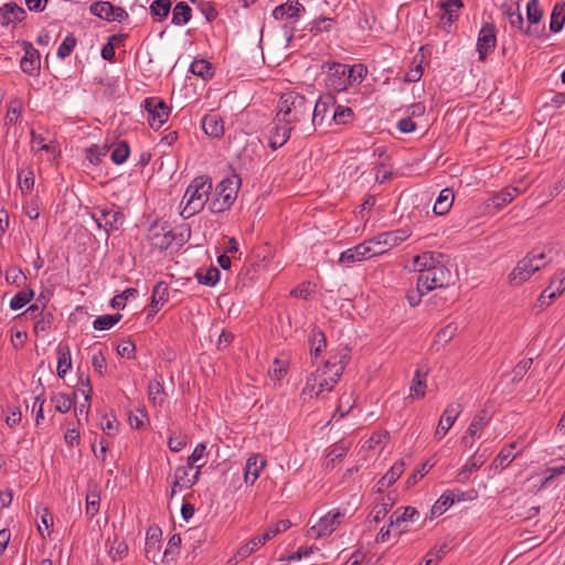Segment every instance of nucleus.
<instances>
[{
  "label": "nucleus",
  "mask_w": 565,
  "mask_h": 565,
  "mask_svg": "<svg viewBox=\"0 0 565 565\" xmlns=\"http://www.w3.org/2000/svg\"><path fill=\"white\" fill-rule=\"evenodd\" d=\"M237 194V186L231 179L222 180L215 188V198L209 202V210L213 214L222 213L231 207Z\"/></svg>",
  "instance_id": "7"
},
{
  "label": "nucleus",
  "mask_w": 565,
  "mask_h": 565,
  "mask_svg": "<svg viewBox=\"0 0 565 565\" xmlns=\"http://www.w3.org/2000/svg\"><path fill=\"white\" fill-rule=\"evenodd\" d=\"M18 186L23 194L33 190L34 172L31 167L22 168L18 171Z\"/></svg>",
  "instance_id": "45"
},
{
  "label": "nucleus",
  "mask_w": 565,
  "mask_h": 565,
  "mask_svg": "<svg viewBox=\"0 0 565 565\" xmlns=\"http://www.w3.org/2000/svg\"><path fill=\"white\" fill-rule=\"evenodd\" d=\"M438 26L446 33L451 32L452 24L458 20L460 9L463 7L461 0H443L439 4Z\"/></svg>",
  "instance_id": "10"
},
{
  "label": "nucleus",
  "mask_w": 565,
  "mask_h": 565,
  "mask_svg": "<svg viewBox=\"0 0 565 565\" xmlns=\"http://www.w3.org/2000/svg\"><path fill=\"white\" fill-rule=\"evenodd\" d=\"M519 194V190L514 186H507L504 188L503 190H501L500 192L493 194L489 200H488V206H492L493 209H495L497 211L503 209L505 205H508L509 203H511L514 198Z\"/></svg>",
  "instance_id": "30"
},
{
  "label": "nucleus",
  "mask_w": 565,
  "mask_h": 565,
  "mask_svg": "<svg viewBox=\"0 0 565 565\" xmlns=\"http://www.w3.org/2000/svg\"><path fill=\"white\" fill-rule=\"evenodd\" d=\"M34 297V291L32 289H26L18 292L10 300V308L12 310H19L23 308L26 303H29Z\"/></svg>",
  "instance_id": "56"
},
{
  "label": "nucleus",
  "mask_w": 565,
  "mask_h": 565,
  "mask_svg": "<svg viewBox=\"0 0 565 565\" xmlns=\"http://www.w3.org/2000/svg\"><path fill=\"white\" fill-rule=\"evenodd\" d=\"M130 148L127 141L117 142L110 153V159L115 164H122L129 157Z\"/></svg>",
  "instance_id": "48"
},
{
  "label": "nucleus",
  "mask_w": 565,
  "mask_h": 565,
  "mask_svg": "<svg viewBox=\"0 0 565 565\" xmlns=\"http://www.w3.org/2000/svg\"><path fill=\"white\" fill-rule=\"evenodd\" d=\"M25 17V10L14 2H8L0 7V21L2 24L21 22Z\"/></svg>",
  "instance_id": "25"
},
{
  "label": "nucleus",
  "mask_w": 565,
  "mask_h": 565,
  "mask_svg": "<svg viewBox=\"0 0 565 565\" xmlns=\"http://www.w3.org/2000/svg\"><path fill=\"white\" fill-rule=\"evenodd\" d=\"M128 553V544L122 539L115 537L109 550V556L114 562L121 559Z\"/></svg>",
  "instance_id": "58"
},
{
  "label": "nucleus",
  "mask_w": 565,
  "mask_h": 565,
  "mask_svg": "<svg viewBox=\"0 0 565 565\" xmlns=\"http://www.w3.org/2000/svg\"><path fill=\"white\" fill-rule=\"evenodd\" d=\"M565 23V2H557L551 13L550 30L553 33L559 32Z\"/></svg>",
  "instance_id": "44"
},
{
  "label": "nucleus",
  "mask_w": 565,
  "mask_h": 565,
  "mask_svg": "<svg viewBox=\"0 0 565 565\" xmlns=\"http://www.w3.org/2000/svg\"><path fill=\"white\" fill-rule=\"evenodd\" d=\"M57 352V375L64 379L66 373L72 367L71 350L67 344L60 343L56 349Z\"/></svg>",
  "instance_id": "35"
},
{
  "label": "nucleus",
  "mask_w": 565,
  "mask_h": 565,
  "mask_svg": "<svg viewBox=\"0 0 565 565\" xmlns=\"http://www.w3.org/2000/svg\"><path fill=\"white\" fill-rule=\"evenodd\" d=\"M462 412V405L460 403L454 402L446 406L438 426L435 431V437L443 438L448 430L452 427L457 418Z\"/></svg>",
  "instance_id": "16"
},
{
  "label": "nucleus",
  "mask_w": 565,
  "mask_h": 565,
  "mask_svg": "<svg viewBox=\"0 0 565 565\" xmlns=\"http://www.w3.org/2000/svg\"><path fill=\"white\" fill-rule=\"evenodd\" d=\"M375 23V15L370 7L363 6L360 9L358 26L362 31H371Z\"/></svg>",
  "instance_id": "47"
},
{
  "label": "nucleus",
  "mask_w": 565,
  "mask_h": 565,
  "mask_svg": "<svg viewBox=\"0 0 565 565\" xmlns=\"http://www.w3.org/2000/svg\"><path fill=\"white\" fill-rule=\"evenodd\" d=\"M294 127H290L287 122H279L278 117L275 118V127L270 131L269 147L273 150H277L284 146L290 138Z\"/></svg>",
  "instance_id": "24"
},
{
  "label": "nucleus",
  "mask_w": 565,
  "mask_h": 565,
  "mask_svg": "<svg viewBox=\"0 0 565 565\" xmlns=\"http://www.w3.org/2000/svg\"><path fill=\"white\" fill-rule=\"evenodd\" d=\"M526 35L539 36L541 33L540 21L543 17V10L539 0H530L526 4Z\"/></svg>",
  "instance_id": "19"
},
{
  "label": "nucleus",
  "mask_w": 565,
  "mask_h": 565,
  "mask_svg": "<svg viewBox=\"0 0 565 565\" xmlns=\"http://www.w3.org/2000/svg\"><path fill=\"white\" fill-rule=\"evenodd\" d=\"M497 45V29L493 23H486L479 31L477 39V52L480 61H486Z\"/></svg>",
  "instance_id": "12"
},
{
  "label": "nucleus",
  "mask_w": 565,
  "mask_h": 565,
  "mask_svg": "<svg viewBox=\"0 0 565 565\" xmlns=\"http://www.w3.org/2000/svg\"><path fill=\"white\" fill-rule=\"evenodd\" d=\"M440 253L424 252L415 256L414 266L418 274V287L422 291H431L447 287L452 279L451 271L444 264Z\"/></svg>",
  "instance_id": "2"
},
{
  "label": "nucleus",
  "mask_w": 565,
  "mask_h": 565,
  "mask_svg": "<svg viewBox=\"0 0 565 565\" xmlns=\"http://www.w3.org/2000/svg\"><path fill=\"white\" fill-rule=\"evenodd\" d=\"M192 17V10L190 8V6L184 2V1H180L178 2L173 10H172V20L171 22L175 25H184L186 24L190 19Z\"/></svg>",
  "instance_id": "40"
},
{
  "label": "nucleus",
  "mask_w": 565,
  "mask_h": 565,
  "mask_svg": "<svg viewBox=\"0 0 565 565\" xmlns=\"http://www.w3.org/2000/svg\"><path fill=\"white\" fill-rule=\"evenodd\" d=\"M42 209L41 201L38 196L32 198L23 204V212L30 220H38Z\"/></svg>",
  "instance_id": "62"
},
{
  "label": "nucleus",
  "mask_w": 565,
  "mask_h": 565,
  "mask_svg": "<svg viewBox=\"0 0 565 565\" xmlns=\"http://www.w3.org/2000/svg\"><path fill=\"white\" fill-rule=\"evenodd\" d=\"M212 191V181L204 175L194 178L188 185L181 201L183 205L180 215L182 218L188 220L199 214L210 202V194Z\"/></svg>",
  "instance_id": "4"
},
{
  "label": "nucleus",
  "mask_w": 565,
  "mask_h": 565,
  "mask_svg": "<svg viewBox=\"0 0 565 565\" xmlns=\"http://www.w3.org/2000/svg\"><path fill=\"white\" fill-rule=\"evenodd\" d=\"M411 235L412 232L404 227L395 231L380 233L379 235L371 238V242L375 249H386L387 252L390 248H393L406 241Z\"/></svg>",
  "instance_id": "13"
},
{
  "label": "nucleus",
  "mask_w": 565,
  "mask_h": 565,
  "mask_svg": "<svg viewBox=\"0 0 565 565\" xmlns=\"http://www.w3.org/2000/svg\"><path fill=\"white\" fill-rule=\"evenodd\" d=\"M487 450H483L482 452L476 451L465 463V468L470 473L477 471L480 467L483 466V463L487 461L488 458Z\"/></svg>",
  "instance_id": "59"
},
{
  "label": "nucleus",
  "mask_w": 565,
  "mask_h": 565,
  "mask_svg": "<svg viewBox=\"0 0 565 565\" xmlns=\"http://www.w3.org/2000/svg\"><path fill=\"white\" fill-rule=\"evenodd\" d=\"M350 356L347 350L331 356L321 369L311 373L306 381L301 395L303 398L319 397L324 392H331L339 382Z\"/></svg>",
  "instance_id": "1"
},
{
  "label": "nucleus",
  "mask_w": 565,
  "mask_h": 565,
  "mask_svg": "<svg viewBox=\"0 0 565 565\" xmlns=\"http://www.w3.org/2000/svg\"><path fill=\"white\" fill-rule=\"evenodd\" d=\"M267 460L263 455L254 454L246 460L244 468V481L246 484L253 486L259 478L262 471L266 467Z\"/></svg>",
  "instance_id": "18"
},
{
  "label": "nucleus",
  "mask_w": 565,
  "mask_h": 565,
  "mask_svg": "<svg viewBox=\"0 0 565 565\" xmlns=\"http://www.w3.org/2000/svg\"><path fill=\"white\" fill-rule=\"evenodd\" d=\"M122 316L120 313L99 316L94 320L93 327L95 330L99 331L109 330L119 322Z\"/></svg>",
  "instance_id": "50"
},
{
  "label": "nucleus",
  "mask_w": 565,
  "mask_h": 565,
  "mask_svg": "<svg viewBox=\"0 0 565 565\" xmlns=\"http://www.w3.org/2000/svg\"><path fill=\"white\" fill-rule=\"evenodd\" d=\"M547 264L544 252L532 250L521 260H519L509 275V281L513 286H520L527 281L531 276Z\"/></svg>",
  "instance_id": "5"
},
{
  "label": "nucleus",
  "mask_w": 565,
  "mask_h": 565,
  "mask_svg": "<svg viewBox=\"0 0 565 565\" xmlns=\"http://www.w3.org/2000/svg\"><path fill=\"white\" fill-rule=\"evenodd\" d=\"M455 200V195L452 190L446 188L440 191L435 204H434V213L436 215H445L449 212Z\"/></svg>",
  "instance_id": "36"
},
{
  "label": "nucleus",
  "mask_w": 565,
  "mask_h": 565,
  "mask_svg": "<svg viewBox=\"0 0 565 565\" xmlns=\"http://www.w3.org/2000/svg\"><path fill=\"white\" fill-rule=\"evenodd\" d=\"M311 104L303 95L286 93L278 103L277 117L279 122H287L294 127L299 136H311L315 132L312 124L308 120Z\"/></svg>",
  "instance_id": "3"
},
{
  "label": "nucleus",
  "mask_w": 565,
  "mask_h": 565,
  "mask_svg": "<svg viewBox=\"0 0 565 565\" xmlns=\"http://www.w3.org/2000/svg\"><path fill=\"white\" fill-rule=\"evenodd\" d=\"M195 277L200 284L213 287L220 280V270L211 266L205 273L196 271Z\"/></svg>",
  "instance_id": "52"
},
{
  "label": "nucleus",
  "mask_w": 565,
  "mask_h": 565,
  "mask_svg": "<svg viewBox=\"0 0 565 565\" xmlns=\"http://www.w3.org/2000/svg\"><path fill=\"white\" fill-rule=\"evenodd\" d=\"M342 518L339 511H330L311 527V532L318 537L329 536L338 529Z\"/></svg>",
  "instance_id": "15"
},
{
  "label": "nucleus",
  "mask_w": 565,
  "mask_h": 565,
  "mask_svg": "<svg viewBox=\"0 0 565 565\" xmlns=\"http://www.w3.org/2000/svg\"><path fill=\"white\" fill-rule=\"evenodd\" d=\"M322 68L326 70V87L328 93H342L350 86V81L347 77L349 73V65L339 62L323 63Z\"/></svg>",
  "instance_id": "8"
},
{
  "label": "nucleus",
  "mask_w": 565,
  "mask_h": 565,
  "mask_svg": "<svg viewBox=\"0 0 565 565\" xmlns=\"http://www.w3.org/2000/svg\"><path fill=\"white\" fill-rule=\"evenodd\" d=\"M384 253H386V249H375L371 239H366L342 252L339 257V263H356Z\"/></svg>",
  "instance_id": "9"
},
{
  "label": "nucleus",
  "mask_w": 565,
  "mask_h": 565,
  "mask_svg": "<svg viewBox=\"0 0 565 565\" xmlns=\"http://www.w3.org/2000/svg\"><path fill=\"white\" fill-rule=\"evenodd\" d=\"M20 67L25 74H29L31 76H35L40 72V53L30 43L25 45L24 56L20 62Z\"/></svg>",
  "instance_id": "20"
},
{
  "label": "nucleus",
  "mask_w": 565,
  "mask_h": 565,
  "mask_svg": "<svg viewBox=\"0 0 565 565\" xmlns=\"http://www.w3.org/2000/svg\"><path fill=\"white\" fill-rule=\"evenodd\" d=\"M161 530L158 526H150L146 536V555L149 559H154L160 550Z\"/></svg>",
  "instance_id": "34"
},
{
  "label": "nucleus",
  "mask_w": 565,
  "mask_h": 565,
  "mask_svg": "<svg viewBox=\"0 0 565 565\" xmlns=\"http://www.w3.org/2000/svg\"><path fill=\"white\" fill-rule=\"evenodd\" d=\"M545 289L548 290L550 295L552 296L551 300H554L561 296L565 290V269L558 270Z\"/></svg>",
  "instance_id": "46"
},
{
  "label": "nucleus",
  "mask_w": 565,
  "mask_h": 565,
  "mask_svg": "<svg viewBox=\"0 0 565 565\" xmlns=\"http://www.w3.org/2000/svg\"><path fill=\"white\" fill-rule=\"evenodd\" d=\"M516 447V441H512L503 447L489 466V469L493 470L495 473L504 470L519 456L520 451L516 454L512 452Z\"/></svg>",
  "instance_id": "22"
},
{
  "label": "nucleus",
  "mask_w": 565,
  "mask_h": 565,
  "mask_svg": "<svg viewBox=\"0 0 565 565\" xmlns=\"http://www.w3.org/2000/svg\"><path fill=\"white\" fill-rule=\"evenodd\" d=\"M305 7L298 0H287L285 3L276 7L273 11V17L276 20L300 18L301 13L305 12Z\"/></svg>",
  "instance_id": "21"
},
{
  "label": "nucleus",
  "mask_w": 565,
  "mask_h": 565,
  "mask_svg": "<svg viewBox=\"0 0 565 565\" xmlns=\"http://www.w3.org/2000/svg\"><path fill=\"white\" fill-rule=\"evenodd\" d=\"M565 473L564 463H553L548 466L544 471V480L542 481L541 488H545L555 477Z\"/></svg>",
  "instance_id": "64"
},
{
  "label": "nucleus",
  "mask_w": 565,
  "mask_h": 565,
  "mask_svg": "<svg viewBox=\"0 0 565 565\" xmlns=\"http://www.w3.org/2000/svg\"><path fill=\"white\" fill-rule=\"evenodd\" d=\"M502 9L509 20L511 28L516 29L522 34L526 35V23L520 11L519 3L503 4Z\"/></svg>",
  "instance_id": "28"
},
{
  "label": "nucleus",
  "mask_w": 565,
  "mask_h": 565,
  "mask_svg": "<svg viewBox=\"0 0 565 565\" xmlns=\"http://www.w3.org/2000/svg\"><path fill=\"white\" fill-rule=\"evenodd\" d=\"M98 228H103L107 236L120 228L125 222L124 213L115 206H96L89 213Z\"/></svg>",
  "instance_id": "6"
},
{
  "label": "nucleus",
  "mask_w": 565,
  "mask_h": 565,
  "mask_svg": "<svg viewBox=\"0 0 565 565\" xmlns=\"http://www.w3.org/2000/svg\"><path fill=\"white\" fill-rule=\"evenodd\" d=\"M394 504V498L391 497L390 494L387 495L386 499H383V501L379 504H376L373 509V520L375 522H380L382 519L385 518V515L387 514V512L390 511V509L393 507Z\"/></svg>",
  "instance_id": "60"
},
{
  "label": "nucleus",
  "mask_w": 565,
  "mask_h": 565,
  "mask_svg": "<svg viewBox=\"0 0 565 565\" xmlns=\"http://www.w3.org/2000/svg\"><path fill=\"white\" fill-rule=\"evenodd\" d=\"M405 470L404 461H396L391 469L376 482L374 491L382 493L386 488L396 482V480L403 475Z\"/></svg>",
  "instance_id": "26"
},
{
  "label": "nucleus",
  "mask_w": 565,
  "mask_h": 565,
  "mask_svg": "<svg viewBox=\"0 0 565 565\" xmlns=\"http://www.w3.org/2000/svg\"><path fill=\"white\" fill-rule=\"evenodd\" d=\"M138 295V290L136 288H127L121 294L116 295L110 305L115 309H122L126 306V301L130 298H135Z\"/></svg>",
  "instance_id": "61"
},
{
  "label": "nucleus",
  "mask_w": 565,
  "mask_h": 565,
  "mask_svg": "<svg viewBox=\"0 0 565 565\" xmlns=\"http://www.w3.org/2000/svg\"><path fill=\"white\" fill-rule=\"evenodd\" d=\"M203 131L211 138L220 139L224 136V121L216 113L206 114L201 121Z\"/></svg>",
  "instance_id": "23"
},
{
  "label": "nucleus",
  "mask_w": 565,
  "mask_h": 565,
  "mask_svg": "<svg viewBox=\"0 0 565 565\" xmlns=\"http://www.w3.org/2000/svg\"><path fill=\"white\" fill-rule=\"evenodd\" d=\"M335 106V97L332 93H326L322 94L312 110V117L310 124H312L313 129L316 130L317 126L322 125L327 117L328 113L331 108H334Z\"/></svg>",
  "instance_id": "17"
},
{
  "label": "nucleus",
  "mask_w": 565,
  "mask_h": 565,
  "mask_svg": "<svg viewBox=\"0 0 565 565\" xmlns=\"http://www.w3.org/2000/svg\"><path fill=\"white\" fill-rule=\"evenodd\" d=\"M169 300V286L164 281H159L152 289L151 295V310L157 313L161 306H163Z\"/></svg>",
  "instance_id": "32"
},
{
  "label": "nucleus",
  "mask_w": 565,
  "mask_h": 565,
  "mask_svg": "<svg viewBox=\"0 0 565 565\" xmlns=\"http://www.w3.org/2000/svg\"><path fill=\"white\" fill-rule=\"evenodd\" d=\"M148 238L151 245L158 249H167L174 241V235L168 223H153L149 228Z\"/></svg>",
  "instance_id": "14"
},
{
  "label": "nucleus",
  "mask_w": 565,
  "mask_h": 565,
  "mask_svg": "<svg viewBox=\"0 0 565 565\" xmlns=\"http://www.w3.org/2000/svg\"><path fill=\"white\" fill-rule=\"evenodd\" d=\"M457 330H458L457 323H455V322L448 323L446 327H444L443 329H440L437 332L436 342H438L443 345L448 343L454 338Z\"/></svg>",
  "instance_id": "63"
},
{
  "label": "nucleus",
  "mask_w": 565,
  "mask_h": 565,
  "mask_svg": "<svg viewBox=\"0 0 565 565\" xmlns=\"http://www.w3.org/2000/svg\"><path fill=\"white\" fill-rule=\"evenodd\" d=\"M350 449V443L341 440L333 444L326 456L327 466L334 465L335 461L342 460Z\"/></svg>",
  "instance_id": "39"
},
{
  "label": "nucleus",
  "mask_w": 565,
  "mask_h": 565,
  "mask_svg": "<svg viewBox=\"0 0 565 565\" xmlns=\"http://www.w3.org/2000/svg\"><path fill=\"white\" fill-rule=\"evenodd\" d=\"M461 494L462 493L459 490L457 493L454 491H447L443 493L430 509V519L444 514L448 508L455 503V501H460Z\"/></svg>",
  "instance_id": "27"
},
{
  "label": "nucleus",
  "mask_w": 565,
  "mask_h": 565,
  "mask_svg": "<svg viewBox=\"0 0 565 565\" xmlns=\"http://www.w3.org/2000/svg\"><path fill=\"white\" fill-rule=\"evenodd\" d=\"M309 347H310V354L312 358H318L322 350L327 345L326 335L322 330L319 328H313L309 334Z\"/></svg>",
  "instance_id": "38"
},
{
  "label": "nucleus",
  "mask_w": 565,
  "mask_h": 565,
  "mask_svg": "<svg viewBox=\"0 0 565 565\" xmlns=\"http://www.w3.org/2000/svg\"><path fill=\"white\" fill-rule=\"evenodd\" d=\"M89 12L108 22L114 21V6L108 1H96L89 7Z\"/></svg>",
  "instance_id": "43"
},
{
  "label": "nucleus",
  "mask_w": 565,
  "mask_h": 565,
  "mask_svg": "<svg viewBox=\"0 0 565 565\" xmlns=\"http://www.w3.org/2000/svg\"><path fill=\"white\" fill-rule=\"evenodd\" d=\"M171 10V1L170 0H154L150 4V13L158 19V21H162L166 19Z\"/></svg>",
  "instance_id": "53"
},
{
  "label": "nucleus",
  "mask_w": 565,
  "mask_h": 565,
  "mask_svg": "<svg viewBox=\"0 0 565 565\" xmlns=\"http://www.w3.org/2000/svg\"><path fill=\"white\" fill-rule=\"evenodd\" d=\"M353 117L354 113L352 108L348 106L338 105L333 109L331 120L334 121L337 125H347L353 119Z\"/></svg>",
  "instance_id": "49"
},
{
  "label": "nucleus",
  "mask_w": 565,
  "mask_h": 565,
  "mask_svg": "<svg viewBox=\"0 0 565 565\" xmlns=\"http://www.w3.org/2000/svg\"><path fill=\"white\" fill-rule=\"evenodd\" d=\"M145 108L148 113V122L151 128L159 129L168 120L170 108L162 99L147 98Z\"/></svg>",
  "instance_id": "11"
},
{
  "label": "nucleus",
  "mask_w": 565,
  "mask_h": 565,
  "mask_svg": "<svg viewBox=\"0 0 565 565\" xmlns=\"http://www.w3.org/2000/svg\"><path fill=\"white\" fill-rule=\"evenodd\" d=\"M51 401L54 404L55 411L62 414L67 413L73 405L72 398L65 393L54 394L51 397Z\"/></svg>",
  "instance_id": "55"
},
{
  "label": "nucleus",
  "mask_w": 565,
  "mask_h": 565,
  "mask_svg": "<svg viewBox=\"0 0 565 565\" xmlns=\"http://www.w3.org/2000/svg\"><path fill=\"white\" fill-rule=\"evenodd\" d=\"M426 373H422V371L417 369L412 380L408 398H423L426 394Z\"/></svg>",
  "instance_id": "37"
},
{
  "label": "nucleus",
  "mask_w": 565,
  "mask_h": 565,
  "mask_svg": "<svg viewBox=\"0 0 565 565\" xmlns=\"http://www.w3.org/2000/svg\"><path fill=\"white\" fill-rule=\"evenodd\" d=\"M190 71L203 79L211 78L213 76L212 65L205 60L193 61L190 65Z\"/></svg>",
  "instance_id": "51"
},
{
  "label": "nucleus",
  "mask_w": 565,
  "mask_h": 565,
  "mask_svg": "<svg viewBox=\"0 0 565 565\" xmlns=\"http://www.w3.org/2000/svg\"><path fill=\"white\" fill-rule=\"evenodd\" d=\"M449 548L446 543L434 546L425 557V565H437V563L445 557Z\"/></svg>",
  "instance_id": "57"
},
{
  "label": "nucleus",
  "mask_w": 565,
  "mask_h": 565,
  "mask_svg": "<svg viewBox=\"0 0 565 565\" xmlns=\"http://www.w3.org/2000/svg\"><path fill=\"white\" fill-rule=\"evenodd\" d=\"M31 151L38 153L45 151L51 158H55L57 154V147L53 140L46 141V139L36 134L34 130L31 131Z\"/></svg>",
  "instance_id": "31"
},
{
  "label": "nucleus",
  "mask_w": 565,
  "mask_h": 565,
  "mask_svg": "<svg viewBox=\"0 0 565 565\" xmlns=\"http://www.w3.org/2000/svg\"><path fill=\"white\" fill-rule=\"evenodd\" d=\"M491 420V414L487 409L479 411L472 418L469 427L467 428L468 434L472 437L479 438L482 430L489 425Z\"/></svg>",
  "instance_id": "33"
},
{
  "label": "nucleus",
  "mask_w": 565,
  "mask_h": 565,
  "mask_svg": "<svg viewBox=\"0 0 565 565\" xmlns=\"http://www.w3.org/2000/svg\"><path fill=\"white\" fill-rule=\"evenodd\" d=\"M419 512L414 507H406L404 512L399 513V509L395 510L390 516V525H399L403 522H414L418 519Z\"/></svg>",
  "instance_id": "41"
},
{
  "label": "nucleus",
  "mask_w": 565,
  "mask_h": 565,
  "mask_svg": "<svg viewBox=\"0 0 565 565\" xmlns=\"http://www.w3.org/2000/svg\"><path fill=\"white\" fill-rule=\"evenodd\" d=\"M100 495L97 491H90L86 495V515L92 520L99 511Z\"/></svg>",
  "instance_id": "54"
},
{
  "label": "nucleus",
  "mask_w": 565,
  "mask_h": 565,
  "mask_svg": "<svg viewBox=\"0 0 565 565\" xmlns=\"http://www.w3.org/2000/svg\"><path fill=\"white\" fill-rule=\"evenodd\" d=\"M148 398L154 406H161L164 402V388L160 380L154 379L148 383Z\"/></svg>",
  "instance_id": "42"
},
{
  "label": "nucleus",
  "mask_w": 565,
  "mask_h": 565,
  "mask_svg": "<svg viewBox=\"0 0 565 565\" xmlns=\"http://www.w3.org/2000/svg\"><path fill=\"white\" fill-rule=\"evenodd\" d=\"M192 468L193 467H189V465L175 468L174 480L172 482L170 498H172L177 492L181 491L182 489H190L193 487L191 478L189 476V472Z\"/></svg>",
  "instance_id": "29"
}]
</instances>
